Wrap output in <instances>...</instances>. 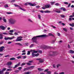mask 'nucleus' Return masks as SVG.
<instances>
[{
	"mask_svg": "<svg viewBox=\"0 0 74 74\" xmlns=\"http://www.w3.org/2000/svg\"><path fill=\"white\" fill-rule=\"evenodd\" d=\"M40 12H41V13H44V11H43V10H40Z\"/></svg>",
	"mask_w": 74,
	"mask_h": 74,
	"instance_id": "nucleus-52",
	"label": "nucleus"
},
{
	"mask_svg": "<svg viewBox=\"0 0 74 74\" xmlns=\"http://www.w3.org/2000/svg\"><path fill=\"white\" fill-rule=\"evenodd\" d=\"M26 64L25 63H23L21 65V66H24V65H25Z\"/></svg>",
	"mask_w": 74,
	"mask_h": 74,
	"instance_id": "nucleus-37",
	"label": "nucleus"
},
{
	"mask_svg": "<svg viewBox=\"0 0 74 74\" xmlns=\"http://www.w3.org/2000/svg\"><path fill=\"white\" fill-rule=\"evenodd\" d=\"M3 39V34H0V39L1 40Z\"/></svg>",
	"mask_w": 74,
	"mask_h": 74,
	"instance_id": "nucleus-19",
	"label": "nucleus"
},
{
	"mask_svg": "<svg viewBox=\"0 0 74 74\" xmlns=\"http://www.w3.org/2000/svg\"><path fill=\"white\" fill-rule=\"evenodd\" d=\"M9 32H11V33H13V32H14V30H10Z\"/></svg>",
	"mask_w": 74,
	"mask_h": 74,
	"instance_id": "nucleus-48",
	"label": "nucleus"
},
{
	"mask_svg": "<svg viewBox=\"0 0 74 74\" xmlns=\"http://www.w3.org/2000/svg\"><path fill=\"white\" fill-rule=\"evenodd\" d=\"M28 5H29L30 6H36V5L35 3L32 4L31 3L28 2Z\"/></svg>",
	"mask_w": 74,
	"mask_h": 74,
	"instance_id": "nucleus-12",
	"label": "nucleus"
},
{
	"mask_svg": "<svg viewBox=\"0 0 74 74\" xmlns=\"http://www.w3.org/2000/svg\"><path fill=\"white\" fill-rule=\"evenodd\" d=\"M47 48H48V46L46 45H44V49H47Z\"/></svg>",
	"mask_w": 74,
	"mask_h": 74,
	"instance_id": "nucleus-28",
	"label": "nucleus"
},
{
	"mask_svg": "<svg viewBox=\"0 0 74 74\" xmlns=\"http://www.w3.org/2000/svg\"><path fill=\"white\" fill-rule=\"evenodd\" d=\"M6 70V68H3L1 71L0 70V74H4V73L3 72L4 71H5Z\"/></svg>",
	"mask_w": 74,
	"mask_h": 74,
	"instance_id": "nucleus-9",
	"label": "nucleus"
},
{
	"mask_svg": "<svg viewBox=\"0 0 74 74\" xmlns=\"http://www.w3.org/2000/svg\"><path fill=\"white\" fill-rule=\"evenodd\" d=\"M36 8H39L40 7V6L39 5H37L36 6Z\"/></svg>",
	"mask_w": 74,
	"mask_h": 74,
	"instance_id": "nucleus-41",
	"label": "nucleus"
},
{
	"mask_svg": "<svg viewBox=\"0 0 74 74\" xmlns=\"http://www.w3.org/2000/svg\"><path fill=\"white\" fill-rule=\"evenodd\" d=\"M64 74V72H61L59 73V74Z\"/></svg>",
	"mask_w": 74,
	"mask_h": 74,
	"instance_id": "nucleus-63",
	"label": "nucleus"
},
{
	"mask_svg": "<svg viewBox=\"0 0 74 74\" xmlns=\"http://www.w3.org/2000/svg\"><path fill=\"white\" fill-rule=\"evenodd\" d=\"M22 40V39L21 38V37H18L17 38L16 40V41H20Z\"/></svg>",
	"mask_w": 74,
	"mask_h": 74,
	"instance_id": "nucleus-8",
	"label": "nucleus"
},
{
	"mask_svg": "<svg viewBox=\"0 0 74 74\" xmlns=\"http://www.w3.org/2000/svg\"><path fill=\"white\" fill-rule=\"evenodd\" d=\"M69 25L71 26H72V27H74V23L70 24Z\"/></svg>",
	"mask_w": 74,
	"mask_h": 74,
	"instance_id": "nucleus-23",
	"label": "nucleus"
},
{
	"mask_svg": "<svg viewBox=\"0 0 74 74\" xmlns=\"http://www.w3.org/2000/svg\"><path fill=\"white\" fill-rule=\"evenodd\" d=\"M5 28H6V27H5L3 25L0 26V29H1L3 30H4L5 29Z\"/></svg>",
	"mask_w": 74,
	"mask_h": 74,
	"instance_id": "nucleus-10",
	"label": "nucleus"
},
{
	"mask_svg": "<svg viewBox=\"0 0 74 74\" xmlns=\"http://www.w3.org/2000/svg\"><path fill=\"white\" fill-rule=\"evenodd\" d=\"M60 16L61 18H64V17H65V16L64 15H61Z\"/></svg>",
	"mask_w": 74,
	"mask_h": 74,
	"instance_id": "nucleus-51",
	"label": "nucleus"
},
{
	"mask_svg": "<svg viewBox=\"0 0 74 74\" xmlns=\"http://www.w3.org/2000/svg\"><path fill=\"white\" fill-rule=\"evenodd\" d=\"M69 17H71V18H73V17H74V16L73 15H71L69 16Z\"/></svg>",
	"mask_w": 74,
	"mask_h": 74,
	"instance_id": "nucleus-55",
	"label": "nucleus"
},
{
	"mask_svg": "<svg viewBox=\"0 0 74 74\" xmlns=\"http://www.w3.org/2000/svg\"><path fill=\"white\" fill-rule=\"evenodd\" d=\"M5 47L4 46H2L0 47V52H3V51L4 50L3 48H4Z\"/></svg>",
	"mask_w": 74,
	"mask_h": 74,
	"instance_id": "nucleus-13",
	"label": "nucleus"
},
{
	"mask_svg": "<svg viewBox=\"0 0 74 74\" xmlns=\"http://www.w3.org/2000/svg\"><path fill=\"white\" fill-rule=\"evenodd\" d=\"M12 67L11 66H9L8 67V69H12Z\"/></svg>",
	"mask_w": 74,
	"mask_h": 74,
	"instance_id": "nucleus-54",
	"label": "nucleus"
},
{
	"mask_svg": "<svg viewBox=\"0 0 74 74\" xmlns=\"http://www.w3.org/2000/svg\"><path fill=\"white\" fill-rule=\"evenodd\" d=\"M27 57L26 56H24L23 57V59H26V58Z\"/></svg>",
	"mask_w": 74,
	"mask_h": 74,
	"instance_id": "nucleus-43",
	"label": "nucleus"
},
{
	"mask_svg": "<svg viewBox=\"0 0 74 74\" xmlns=\"http://www.w3.org/2000/svg\"><path fill=\"white\" fill-rule=\"evenodd\" d=\"M48 37V35H47L45 34L33 37L32 38V40L33 42H36L37 41V38L40 37L41 38H42L43 37Z\"/></svg>",
	"mask_w": 74,
	"mask_h": 74,
	"instance_id": "nucleus-1",
	"label": "nucleus"
},
{
	"mask_svg": "<svg viewBox=\"0 0 74 74\" xmlns=\"http://www.w3.org/2000/svg\"><path fill=\"white\" fill-rule=\"evenodd\" d=\"M72 19H72V18H69V20L70 21H72Z\"/></svg>",
	"mask_w": 74,
	"mask_h": 74,
	"instance_id": "nucleus-56",
	"label": "nucleus"
},
{
	"mask_svg": "<svg viewBox=\"0 0 74 74\" xmlns=\"http://www.w3.org/2000/svg\"><path fill=\"white\" fill-rule=\"evenodd\" d=\"M71 8H74V5H72L71 6Z\"/></svg>",
	"mask_w": 74,
	"mask_h": 74,
	"instance_id": "nucleus-64",
	"label": "nucleus"
},
{
	"mask_svg": "<svg viewBox=\"0 0 74 74\" xmlns=\"http://www.w3.org/2000/svg\"><path fill=\"white\" fill-rule=\"evenodd\" d=\"M38 17L39 19H41V15H40V14L38 15Z\"/></svg>",
	"mask_w": 74,
	"mask_h": 74,
	"instance_id": "nucleus-33",
	"label": "nucleus"
},
{
	"mask_svg": "<svg viewBox=\"0 0 74 74\" xmlns=\"http://www.w3.org/2000/svg\"><path fill=\"white\" fill-rule=\"evenodd\" d=\"M31 52H32V53H37V51H35V50H31Z\"/></svg>",
	"mask_w": 74,
	"mask_h": 74,
	"instance_id": "nucleus-17",
	"label": "nucleus"
},
{
	"mask_svg": "<svg viewBox=\"0 0 74 74\" xmlns=\"http://www.w3.org/2000/svg\"><path fill=\"white\" fill-rule=\"evenodd\" d=\"M17 59H21V57L19 56L18 57H17Z\"/></svg>",
	"mask_w": 74,
	"mask_h": 74,
	"instance_id": "nucleus-61",
	"label": "nucleus"
},
{
	"mask_svg": "<svg viewBox=\"0 0 74 74\" xmlns=\"http://www.w3.org/2000/svg\"><path fill=\"white\" fill-rule=\"evenodd\" d=\"M2 34H3L4 35H7L8 34V33L6 32H3L2 33Z\"/></svg>",
	"mask_w": 74,
	"mask_h": 74,
	"instance_id": "nucleus-29",
	"label": "nucleus"
},
{
	"mask_svg": "<svg viewBox=\"0 0 74 74\" xmlns=\"http://www.w3.org/2000/svg\"><path fill=\"white\" fill-rule=\"evenodd\" d=\"M34 67V66H32L30 67L27 68V70H31V68H33Z\"/></svg>",
	"mask_w": 74,
	"mask_h": 74,
	"instance_id": "nucleus-14",
	"label": "nucleus"
},
{
	"mask_svg": "<svg viewBox=\"0 0 74 74\" xmlns=\"http://www.w3.org/2000/svg\"><path fill=\"white\" fill-rule=\"evenodd\" d=\"M47 74H51V72L50 71H48L47 72Z\"/></svg>",
	"mask_w": 74,
	"mask_h": 74,
	"instance_id": "nucleus-46",
	"label": "nucleus"
},
{
	"mask_svg": "<svg viewBox=\"0 0 74 74\" xmlns=\"http://www.w3.org/2000/svg\"><path fill=\"white\" fill-rule=\"evenodd\" d=\"M32 56L33 57H35L36 56V54L34 53H32Z\"/></svg>",
	"mask_w": 74,
	"mask_h": 74,
	"instance_id": "nucleus-24",
	"label": "nucleus"
},
{
	"mask_svg": "<svg viewBox=\"0 0 74 74\" xmlns=\"http://www.w3.org/2000/svg\"><path fill=\"white\" fill-rule=\"evenodd\" d=\"M64 4H66V5H68V4H69V3H68L66 2H64Z\"/></svg>",
	"mask_w": 74,
	"mask_h": 74,
	"instance_id": "nucleus-38",
	"label": "nucleus"
},
{
	"mask_svg": "<svg viewBox=\"0 0 74 74\" xmlns=\"http://www.w3.org/2000/svg\"><path fill=\"white\" fill-rule=\"evenodd\" d=\"M15 37L14 36H13L11 38V37H5L4 38V40H12L14 39V38Z\"/></svg>",
	"mask_w": 74,
	"mask_h": 74,
	"instance_id": "nucleus-4",
	"label": "nucleus"
},
{
	"mask_svg": "<svg viewBox=\"0 0 74 74\" xmlns=\"http://www.w3.org/2000/svg\"><path fill=\"white\" fill-rule=\"evenodd\" d=\"M22 69V67H20L18 68V70H21V69Z\"/></svg>",
	"mask_w": 74,
	"mask_h": 74,
	"instance_id": "nucleus-49",
	"label": "nucleus"
},
{
	"mask_svg": "<svg viewBox=\"0 0 74 74\" xmlns=\"http://www.w3.org/2000/svg\"><path fill=\"white\" fill-rule=\"evenodd\" d=\"M7 66H11L12 65V62L11 61H9L7 62L6 64Z\"/></svg>",
	"mask_w": 74,
	"mask_h": 74,
	"instance_id": "nucleus-11",
	"label": "nucleus"
},
{
	"mask_svg": "<svg viewBox=\"0 0 74 74\" xmlns=\"http://www.w3.org/2000/svg\"><path fill=\"white\" fill-rule=\"evenodd\" d=\"M20 63H19L17 64L14 67H13V69H15V68H16L17 67H18L20 65Z\"/></svg>",
	"mask_w": 74,
	"mask_h": 74,
	"instance_id": "nucleus-16",
	"label": "nucleus"
},
{
	"mask_svg": "<svg viewBox=\"0 0 74 74\" xmlns=\"http://www.w3.org/2000/svg\"><path fill=\"white\" fill-rule=\"evenodd\" d=\"M44 12L45 13H51V11L49 10H47L44 11Z\"/></svg>",
	"mask_w": 74,
	"mask_h": 74,
	"instance_id": "nucleus-18",
	"label": "nucleus"
},
{
	"mask_svg": "<svg viewBox=\"0 0 74 74\" xmlns=\"http://www.w3.org/2000/svg\"><path fill=\"white\" fill-rule=\"evenodd\" d=\"M25 45H27V46H28V45H29V43H26L25 44Z\"/></svg>",
	"mask_w": 74,
	"mask_h": 74,
	"instance_id": "nucleus-59",
	"label": "nucleus"
},
{
	"mask_svg": "<svg viewBox=\"0 0 74 74\" xmlns=\"http://www.w3.org/2000/svg\"><path fill=\"white\" fill-rule=\"evenodd\" d=\"M49 36H52V37H54V35L53 34H52L51 33H50L49 34Z\"/></svg>",
	"mask_w": 74,
	"mask_h": 74,
	"instance_id": "nucleus-22",
	"label": "nucleus"
},
{
	"mask_svg": "<svg viewBox=\"0 0 74 74\" xmlns=\"http://www.w3.org/2000/svg\"><path fill=\"white\" fill-rule=\"evenodd\" d=\"M30 54V51H28L27 55H29Z\"/></svg>",
	"mask_w": 74,
	"mask_h": 74,
	"instance_id": "nucleus-34",
	"label": "nucleus"
},
{
	"mask_svg": "<svg viewBox=\"0 0 74 74\" xmlns=\"http://www.w3.org/2000/svg\"><path fill=\"white\" fill-rule=\"evenodd\" d=\"M38 55H39V54H38V53L35 54V56H36V57H37Z\"/></svg>",
	"mask_w": 74,
	"mask_h": 74,
	"instance_id": "nucleus-44",
	"label": "nucleus"
},
{
	"mask_svg": "<svg viewBox=\"0 0 74 74\" xmlns=\"http://www.w3.org/2000/svg\"><path fill=\"white\" fill-rule=\"evenodd\" d=\"M38 71H42V70H43V69H41V68H38Z\"/></svg>",
	"mask_w": 74,
	"mask_h": 74,
	"instance_id": "nucleus-31",
	"label": "nucleus"
},
{
	"mask_svg": "<svg viewBox=\"0 0 74 74\" xmlns=\"http://www.w3.org/2000/svg\"><path fill=\"white\" fill-rule=\"evenodd\" d=\"M52 52L53 53V54H54L55 53H56V51H52V52Z\"/></svg>",
	"mask_w": 74,
	"mask_h": 74,
	"instance_id": "nucleus-58",
	"label": "nucleus"
},
{
	"mask_svg": "<svg viewBox=\"0 0 74 74\" xmlns=\"http://www.w3.org/2000/svg\"><path fill=\"white\" fill-rule=\"evenodd\" d=\"M15 1V0H12L11 1V2H12V3H14Z\"/></svg>",
	"mask_w": 74,
	"mask_h": 74,
	"instance_id": "nucleus-53",
	"label": "nucleus"
},
{
	"mask_svg": "<svg viewBox=\"0 0 74 74\" xmlns=\"http://www.w3.org/2000/svg\"><path fill=\"white\" fill-rule=\"evenodd\" d=\"M5 74H9V72H6Z\"/></svg>",
	"mask_w": 74,
	"mask_h": 74,
	"instance_id": "nucleus-62",
	"label": "nucleus"
},
{
	"mask_svg": "<svg viewBox=\"0 0 74 74\" xmlns=\"http://www.w3.org/2000/svg\"><path fill=\"white\" fill-rule=\"evenodd\" d=\"M63 30L65 32H67V29H66L65 28H63Z\"/></svg>",
	"mask_w": 74,
	"mask_h": 74,
	"instance_id": "nucleus-30",
	"label": "nucleus"
},
{
	"mask_svg": "<svg viewBox=\"0 0 74 74\" xmlns=\"http://www.w3.org/2000/svg\"><path fill=\"white\" fill-rule=\"evenodd\" d=\"M48 69H47L46 70H45L44 71L45 72H48Z\"/></svg>",
	"mask_w": 74,
	"mask_h": 74,
	"instance_id": "nucleus-50",
	"label": "nucleus"
},
{
	"mask_svg": "<svg viewBox=\"0 0 74 74\" xmlns=\"http://www.w3.org/2000/svg\"><path fill=\"white\" fill-rule=\"evenodd\" d=\"M60 66V64H58V65H57V67L58 68L59 66Z\"/></svg>",
	"mask_w": 74,
	"mask_h": 74,
	"instance_id": "nucleus-57",
	"label": "nucleus"
},
{
	"mask_svg": "<svg viewBox=\"0 0 74 74\" xmlns=\"http://www.w3.org/2000/svg\"><path fill=\"white\" fill-rule=\"evenodd\" d=\"M10 60H15V58H11L10 59Z\"/></svg>",
	"mask_w": 74,
	"mask_h": 74,
	"instance_id": "nucleus-25",
	"label": "nucleus"
},
{
	"mask_svg": "<svg viewBox=\"0 0 74 74\" xmlns=\"http://www.w3.org/2000/svg\"><path fill=\"white\" fill-rule=\"evenodd\" d=\"M31 72H25L24 73V74H30Z\"/></svg>",
	"mask_w": 74,
	"mask_h": 74,
	"instance_id": "nucleus-27",
	"label": "nucleus"
},
{
	"mask_svg": "<svg viewBox=\"0 0 74 74\" xmlns=\"http://www.w3.org/2000/svg\"><path fill=\"white\" fill-rule=\"evenodd\" d=\"M24 5H29V2L25 3Z\"/></svg>",
	"mask_w": 74,
	"mask_h": 74,
	"instance_id": "nucleus-39",
	"label": "nucleus"
},
{
	"mask_svg": "<svg viewBox=\"0 0 74 74\" xmlns=\"http://www.w3.org/2000/svg\"><path fill=\"white\" fill-rule=\"evenodd\" d=\"M51 5L47 4L42 7V8L43 9V10H45V9H46V8H51Z\"/></svg>",
	"mask_w": 74,
	"mask_h": 74,
	"instance_id": "nucleus-3",
	"label": "nucleus"
},
{
	"mask_svg": "<svg viewBox=\"0 0 74 74\" xmlns=\"http://www.w3.org/2000/svg\"><path fill=\"white\" fill-rule=\"evenodd\" d=\"M23 71H27V68H25L24 69H23Z\"/></svg>",
	"mask_w": 74,
	"mask_h": 74,
	"instance_id": "nucleus-42",
	"label": "nucleus"
},
{
	"mask_svg": "<svg viewBox=\"0 0 74 74\" xmlns=\"http://www.w3.org/2000/svg\"><path fill=\"white\" fill-rule=\"evenodd\" d=\"M14 5L15 7H18L19 8H18L19 9H20L21 10H22V11H25V10L24 9H23L22 8H21V6L18 5H16V4H14Z\"/></svg>",
	"mask_w": 74,
	"mask_h": 74,
	"instance_id": "nucleus-5",
	"label": "nucleus"
},
{
	"mask_svg": "<svg viewBox=\"0 0 74 74\" xmlns=\"http://www.w3.org/2000/svg\"><path fill=\"white\" fill-rule=\"evenodd\" d=\"M14 32H17V33H18V30H16L15 29H14Z\"/></svg>",
	"mask_w": 74,
	"mask_h": 74,
	"instance_id": "nucleus-45",
	"label": "nucleus"
},
{
	"mask_svg": "<svg viewBox=\"0 0 74 74\" xmlns=\"http://www.w3.org/2000/svg\"><path fill=\"white\" fill-rule=\"evenodd\" d=\"M4 7L5 8H8V4H6L4 5Z\"/></svg>",
	"mask_w": 74,
	"mask_h": 74,
	"instance_id": "nucleus-26",
	"label": "nucleus"
},
{
	"mask_svg": "<svg viewBox=\"0 0 74 74\" xmlns=\"http://www.w3.org/2000/svg\"><path fill=\"white\" fill-rule=\"evenodd\" d=\"M36 60H39V63H43V62H44V60L42 59L41 58H37Z\"/></svg>",
	"mask_w": 74,
	"mask_h": 74,
	"instance_id": "nucleus-7",
	"label": "nucleus"
},
{
	"mask_svg": "<svg viewBox=\"0 0 74 74\" xmlns=\"http://www.w3.org/2000/svg\"><path fill=\"white\" fill-rule=\"evenodd\" d=\"M12 70V69H7V71H11Z\"/></svg>",
	"mask_w": 74,
	"mask_h": 74,
	"instance_id": "nucleus-40",
	"label": "nucleus"
},
{
	"mask_svg": "<svg viewBox=\"0 0 74 74\" xmlns=\"http://www.w3.org/2000/svg\"><path fill=\"white\" fill-rule=\"evenodd\" d=\"M34 44H32L30 46V48H32V47H33V46H34Z\"/></svg>",
	"mask_w": 74,
	"mask_h": 74,
	"instance_id": "nucleus-36",
	"label": "nucleus"
},
{
	"mask_svg": "<svg viewBox=\"0 0 74 74\" xmlns=\"http://www.w3.org/2000/svg\"><path fill=\"white\" fill-rule=\"evenodd\" d=\"M54 11L55 12H57V13H60L61 12L59 10V9H54Z\"/></svg>",
	"mask_w": 74,
	"mask_h": 74,
	"instance_id": "nucleus-6",
	"label": "nucleus"
},
{
	"mask_svg": "<svg viewBox=\"0 0 74 74\" xmlns=\"http://www.w3.org/2000/svg\"><path fill=\"white\" fill-rule=\"evenodd\" d=\"M3 21L4 22H7V20L6 19H5L4 18H3Z\"/></svg>",
	"mask_w": 74,
	"mask_h": 74,
	"instance_id": "nucleus-35",
	"label": "nucleus"
},
{
	"mask_svg": "<svg viewBox=\"0 0 74 74\" xmlns=\"http://www.w3.org/2000/svg\"><path fill=\"white\" fill-rule=\"evenodd\" d=\"M61 11H66V9H65L63 7H61L60 8Z\"/></svg>",
	"mask_w": 74,
	"mask_h": 74,
	"instance_id": "nucleus-15",
	"label": "nucleus"
},
{
	"mask_svg": "<svg viewBox=\"0 0 74 74\" xmlns=\"http://www.w3.org/2000/svg\"><path fill=\"white\" fill-rule=\"evenodd\" d=\"M16 22V20L12 19L10 18L9 20V23L10 24H12V25H14Z\"/></svg>",
	"mask_w": 74,
	"mask_h": 74,
	"instance_id": "nucleus-2",
	"label": "nucleus"
},
{
	"mask_svg": "<svg viewBox=\"0 0 74 74\" xmlns=\"http://www.w3.org/2000/svg\"><path fill=\"white\" fill-rule=\"evenodd\" d=\"M55 5H56L57 6H58V5H59V3H56L55 4Z\"/></svg>",
	"mask_w": 74,
	"mask_h": 74,
	"instance_id": "nucleus-47",
	"label": "nucleus"
},
{
	"mask_svg": "<svg viewBox=\"0 0 74 74\" xmlns=\"http://www.w3.org/2000/svg\"><path fill=\"white\" fill-rule=\"evenodd\" d=\"M15 45H18L19 46H22V45L20 43H15Z\"/></svg>",
	"mask_w": 74,
	"mask_h": 74,
	"instance_id": "nucleus-21",
	"label": "nucleus"
},
{
	"mask_svg": "<svg viewBox=\"0 0 74 74\" xmlns=\"http://www.w3.org/2000/svg\"><path fill=\"white\" fill-rule=\"evenodd\" d=\"M61 24L63 26H65V25H66V24H64V23H62Z\"/></svg>",
	"mask_w": 74,
	"mask_h": 74,
	"instance_id": "nucleus-60",
	"label": "nucleus"
},
{
	"mask_svg": "<svg viewBox=\"0 0 74 74\" xmlns=\"http://www.w3.org/2000/svg\"><path fill=\"white\" fill-rule=\"evenodd\" d=\"M27 64L28 66H30L32 65V64L29 62H27Z\"/></svg>",
	"mask_w": 74,
	"mask_h": 74,
	"instance_id": "nucleus-32",
	"label": "nucleus"
},
{
	"mask_svg": "<svg viewBox=\"0 0 74 74\" xmlns=\"http://www.w3.org/2000/svg\"><path fill=\"white\" fill-rule=\"evenodd\" d=\"M74 53V51L73 50H70L69 51V53H70L73 54V53Z\"/></svg>",
	"mask_w": 74,
	"mask_h": 74,
	"instance_id": "nucleus-20",
	"label": "nucleus"
}]
</instances>
